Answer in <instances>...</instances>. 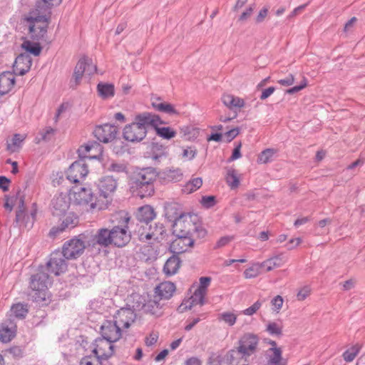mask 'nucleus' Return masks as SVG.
<instances>
[{"label": "nucleus", "instance_id": "f257e3e1", "mask_svg": "<svg viewBox=\"0 0 365 365\" xmlns=\"http://www.w3.org/2000/svg\"><path fill=\"white\" fill-rule=\"evenodd\" d=\"M61 2L62 0H37L35 9L24 17V20L29 24L28 34L32 41H46L51 9Z\"/></svg>", "mask_w": 365, "mask_h": 365}, {"label": "nucleus", "instance_id": "f03ea898", "mask_svg": "<svg viewBox=\"0 0 365 365\" xmlns=\"http://www.w3.org/2000/svg\"><path fill=\"white\" fill-rule=\"evenodd\" d=\"M159 120L160 116L157 114L149 112L138 113L131 123L124 127L123 137L128 142H140L145 138L150 125H156Z\"/></svg>", "mask_w": 365, "mask_h": 365}, {"label": "nucleus", "instance_id": "7ed1b4c3", "mask_svg": "<svg viewBox=\"0 0 365 365\" xmlns=\"http://www.w3.org/2000/svg\"><path fill=\"white\" fill-rule=\"evenodd\" d=\"M172 210V207L167 208L166 215L170 220H173V233L176 237L194 235L196 232H200L202 235L205 234V231L202 229H200L197 225L194 222L192 215L180 213L176 217L172 216L170 213Z\"/></svg>", "mask_w": 365, "mask_h": 365}, {"label": "nucleus", "instance_id": "20e7f679", "mask_svg": "<svg viewBox=\"0 0 365 365\" xmlns=\"http://www.w3.org/2000/svg\"><path fill=\"white\" fill-rule=\"evenodd\" d=\"M44 269L41 267L38 272L31 278L30 287L34 292L32 297L37 302L46 299L48 285L51 284L48 274L44 272Z\"/></svg>", "mask_w": 365, "mask_h": 365}, {"label": "nucleus", "instance_id": "39448f33", "mask_svg": "<svg viewBox=\"0 0 365 365\" xmlns=\"http://www.w3.org/2000/svg\"><path fill=\"white\" fill-rule=\"evenodd\" d=\"M67 268L68 264L63 252H61L60 250H56L50 255V258L46 265V269L48 272L59 276L65 273Z\"/></svg>", "mask_w": 365, "mask_h": 365}, {"label": "nucleus", "instance_id": "423d86ee", "mask_svg": "<svg viewBox=\"0 0 365 365\" xmlns=\"http://www.w3.org/2000/svg\"><path fill=\"white\" fill-rule=\"evenodd\" d=\"M73 199L79 205L86 207V210H91L96 206V197L91 189L86 187H73Z\"/></svg>", "mask_w": 365, "mask_h": 365}, {"label": "nucleus", "instance_id": "0eeeda50", "mask_svg": "<svg viewBox=\"0 0 365 365\" xmlns=\"http://www.w3.org/2000/svg\"><path fill=\"white\" fill-rule=\"evenodd\" d=\"M85 248L84 242L74 237L64 243L61 252H63L66 259H75L83 253Z\"/></svg>", "mask_w": 365, "mask_h": 365}, {"label": "nucleus", "instance_id": "6e6552de", "mask_svg": "<svg viewBox=\"0 0 365 365\" xmlns=\"http://www.w3.org/2000/svg\"><path fill=\"white\" fill-rule=\"evenodd\" d=\"M258 343L259 338L255 334L247 333L241 337L237 349L245 356V362H247L250 356L256 352Z\"/></svg>", "mask_w": 365, "mask_h": 365}, {"label": "nucleus", "instance_id": "1a4fd4ad", "mask_svg": "<svg viewBox=\"0 0 365 365\" xmlns=\"http://www.w3.org/2000/svg\"><path fill=\"white\" fill-rule=\"evenodd\" d=\"M88 245L92 247H98V250L113 245L111 230L108 228L98 229L88 240Z\"/></svg>", "mask_w": 365, "mask_h": 365}, {"label": "nucleus", "instance_id": "9d476101", "mask_svg": "<svg viewBox=\"0 0 365 365\" xmlns=\"http://www.w3.org/2000/svg\"><path fill=\"white\" fill-rule=\"evenodd\" d=\"M113 341H108L104 338H98L95 340L93 353L102 360H107L114 354Z\"/></svg>", "mask_w": 365, "mask_h": 365}, {"label": "nucleus", "instance_id": "9b49d317", "mask_svg": "<svg viewBox=\"0 0 365 365\" xmlns=\"http://www.w3.org/2000/svg\"><path fill=\"white\" fill-rule=\"evenodd\" d=\"M88 173V166L84 159L81 158L73 162L67 171V178L71 182L77 183L84 178Z\"/></svg>", "mask_w": 365, "mask_h": 365}, {"label": "nucleus", "instance_id": "f8f14e48", "mask_svg": "<svg viewBox=\"0 0 365 365\" xmlns=\"http://www.w3.org/2000/svg\"><path fill=\"white\" fill-rule=\"evenodd\" d=\"M101 333L103 338L113 342L118 341L122 336L121 327L114 320L103 322L101 327Z\"/></svg>", "mask_w": 365, "mask_h": 365}, {"label": "nucleus", "instance_id": "ddd939ff", "mask_svg": "<svg viewBox=\"0 0 365 365\" xmlns=\"http://www.w3.org/2000/svg\"><path fill=\"white\" fill-rule=\"evenodd\" d=\"M118 128L108 123L96 126L93 131L95 137L104 143L113 140L116 138Z\"/></svg>", "mask_w": 365, "mask_h": 365}, {"label": "nucleus", "instance_id": "4468645a", "mask_svg": "<svg viewBox=\"0 0 365 365\" xmlns=\"http://www.w3.org/2000/svg\"><path fill=\"white\" fill-rule=\"evenodd\" d=\"M111 230L112 244L113 246L122 247L125 246L130 240V232L127 226H114Z\"/></svg>", "mask_w": 365, "mask_h": 365}, {"label": "nucleus", "instance_id": "2eb2a0df", "mask_svg": "<svg viewBox=\"0 0 365 365\" xmlns=\"http://www.w3.org/2000/svg\"><path fill=\"white\" fill-rule=\"evenodd\" d=\"M136 183L133 178L130 179V190L133 195L143 198L152 195L154 193V185L152 183L140 181Z\"/></svg>", "mask_w": 365, "mask_h": 365}, {"label": "nucleus", "instance_id": "dca6fc26", "mask_svg": "<svg viewBox=\"0 0 365 365\" xmlns=\"http://www.w3.org/2000/svg\"><path fill=\"white\" fill-rule=\"evenodd\" d=\"M113 318L118 326L128 329L135 322L136 314L130 308H121L117 311Z\"/></svg>", "mask_w": 365, "mask_h": 365}, {"label": "nucleus", "instance_id": "f3484780", "mask_svg": "<svg viewBox=\"0 0 365 365\" xmlns=\"http://www.w3.org/2000/svg\"><path fill=\"white\" fill-rule=\"evenodd\" d=\"M16 333V324L11 319L4 321L0 324V341L8 343L15 337Z\"/></svg>", "mask_w": 365, "mask_h": 365}, {"label": "nucleus", "instance_id": "a211bd4d", "mask_svg": "<svg viewBox=\"0 0 365 365\" xmlns=\"http://www.w3.org/2000/svg\"><path fill=\"white\" fill-rule=\"evenodd\" d=\"M32 59L29 53L19 55L14 61L13 68L16 75L24 76L31 68Z\"/></svg>", "mask_w": 365, "mask_h": 365}, {"label": "nucleus", "instance_id": "6ab92c4d", "mask_svg": "<svg viewBox=\"0 0 365 365\" xmlns=\"http://www.w3.org/2000/svg\"><path fill=\"white\" fill-rule=\"evenodd\" d=\"M97 185L100 195L107 198L115 190L117 182L112 176H106L101 178Z\"/></svg>", "mask_w": 365, "mask_h": 365}, {"label": "nucleus", "instance_id": "aec40b11", "mask_svg": "<svg viewBox=\"0 0 365 365\" xmlns=\"http://www.w3.org/2000/svg\"><path fill=\"white\" fill-rule=\"evenodd\" d=\"M165 234V229L163 224L155 223L154 226L150 225L149 232L146 234L141 233L140 235V240L145 242L148 240L153 238L155 240L160 241L164 239Z\"/></svg>", "mask_w": 365, "mask_h": 365}, {"label": "nucleus", "instance_id": "412c9836", "mask_svg": "<svg viewBox=\"0 0 365 365\" xmlns=\"http://www.w3.org/2000/svg\"><path fill=\"white\" fill-rule=\"evenodd\" d=\"M156 177L157 173L154 168H145L135 171L130 178H133L136 183H140V181H142L153 184Z\"/></svg>", "mask_w": 365, "mask_h": 365}, {"label": "nucleus", "instance_id": "4be33fe9", "mask_svg": "<svg viewBox=\"0 0 365 365\" xmlns=\"http://www.w3.org/2000/svg\"><path fill=\"white\" fill-rule=\"evenodd\" d=\"M52 212L53 215L61 216L66 213L70 206V202L66 195L62 194L56 196L52 200Z\"/></svg>", "mask_w": 365, "mask_h": 365}, {"label": "nucleus", "instance_id": "5701e85b", "mask_svg": "<svg viewBox=\"0 0 365 365\" xmlns=\"http://www.w3.org/2000/svg\"><path fill=\"white\" fill-rule=\"evenodd\" d=\"M15 84L14 74L9 71L0 74V96L7 94L13 88Z\"/></svg>", "mask_w": 365, "mask_h": 365}, {"label": "nucleus", "instance_id": "b1692460", "mask_svg": "<svg viewBox=\"0 0 365 365\" xmlns=\"http://www.w3.org/2000/svg\"><path fill=\"white\" fill-rule=\"evenodd\" d=\"M175 285L170 282H164L160 283L155 288V294L159 299H169L173 295L175 291Z\"/></svg>", "mask_w": 365, "mask_h": 365}, {"label": "nucleus", "instance_id": "393cba45", "mask_svg": "<svg viewBox=\"0 0 365 365\" xmlns=\"http://www.w3.org/2000/svg\"><path fill=\"white\" fill-rule=\"evenodd\" d=\"M157 296H155L154 299L149 300L142 306L144 312L150 314L152 315L160 317L163 314L162 307L160 301L158 300Z\"/></svg>", "mask_w": 365, "mask_h": 365}, {"label": "nucleus", "instance_id": "a878e982", "mask_svg": "<svg viewBox=\"0 0 365 365\" xmlns=\"http://www.w3.org/2000/svg\"><path fill=\"white\" fill-rule=\"evenodd\" d=\"M136 217L139 222H145L148 225L155 218V213L151 206L145 205L138 209Z\"/></svg>", "mask_w": 365, "mask_h": 365}, {"label": "nucleus", "instance_id": "bb28decb", "mask_svg": "<svg viewBox=\"0 0 365 365\" xmlns=\"http://www.w3.org/2000/svg\"><path fill=\"white\" fill-rule=\"evenodd\" d=\"M181 261L178 256L173 255L168 258L163 267V271L166 275L175 274L180 267Z\"/></svg>", "mask_w": 365, "mask_h": 365}, {"label": "nucleus", "instance_id": "cd10ccee", "mask_svg": "<svg viewBox=\"0 0 365 365\" xmlns=\"http://www.w3.org/2000/svg\"><path fill=\"white\" fill-rule=\"evenodd\" d=\"M285 262V257L281 254L264 261L262 262V265L267 272H269L276 267L282 266Z\"/></svg>", "mask_w": 365, "mask_h": 365}, {"label": "nucleus", "instance_id": "c85d7f7f", "mask_svg": "<svg viewBox=\"0 0 365 365\" xmlns=\"http://www.w3.org/2000/svg\"><path fill=\"white\" fill-rule=\"evenodd\" d=\"M228 365H248L245 362V356L237 349H232L227 354Z\"/></svg>", "mask_w": 365, "mask_h": 365}, {"label": "nucleus", "instance_id": "c756f323", "mask_svg": "<svg viewBox=\"0 0 365 365\" xmlns=\"http://www.w3.org/2000/svg\"><path fill=\"white\" fill-rule=\"evenodd\" d=\"M164 123V122L160 118V120L156 123V125H150V128H153L156 134L164 138V139H171L172 138H174L176 135V132L173 130L170 127H163L160 128L158 127L159 125Z\"/></svg>", "mask_w": 365, "mask_h": 365}, {"label": "nucleus", "instance_id": "7c9ffc66", "mask_svg": "<svg viewBox=\"0 0 365 365\" xmlns=\"http://www.w3.org/2000/svg\"><path fill=\"white\" fill-rule=\"evenodd\" d=\"M222 101L225 106L230 109L234 108H240L245 106L243 99L238 97H235L230 94H224L222 97Z\"/></svg>", "mask_w": 365, "mask_h": 365}, {"label": "nucleus", "instance_id": "2f4dec72", "mask_svg": "<svg viewBox=\"0 0 365 365\" xmlns=\"http://www.w3.org/2000/svg\"><path fill=\"white\" fill-rule=\"evenodd\" d=\"M98 95L103 99L110 98L115 95V88L113 84L99 83L97 86Z\"/></svg>", "mask_w": 365, "mask_h": 365}, {"label": "nucleus", "instance_id": "473e14b6", "mask_svg": "<svg viewBox=\"0 0 365 365\" xmlns=\"http://www.w3.org/2000/svg\"><path fill=\"white\" fill-rule=\"evenodd\" d=\"M206 293L196 289V290L194 292L193 294L190 297V305H185V308H182L183 304H181L179 307V309H182L181 312H182L184 309H191V307L194 305L200 304L202 306L204 304V299Z\"/></svg>", "mask_w": 365, "mask_h": 365}, {"label": "nucleus", "instance_id": "72a5a7b5", "mask_svg": "<svg viewBox=\"0 0 365 365\" xmlns=\"http://www.w3.org/2000/svg\"><path fill=\"white\" fill-rule=\"evenodd\" d=\"M22 48L25 49L29 53H31L36 56H38L41 51V46L38 41H31L29 40H25L21 45Z\"/></svg>", "mask_w": 365, "mask_h": 365}, {"label": "nucleus", "instance_id": "f704fd0d", "mask_svg": "<svg viewBox=\"0 0 365 365\" xmlns=\"http://www.w3.org/2000/svg\"><path fill=\"white\" fill-rule=\"evenodd\" d=\"M78 224V217L73 212H69L66 215L62 221V230L72 229Z\"/></svg>", "mask_w": 365, "mask_h": 365}, {"label": "nucleus", "instance_id": "c9c22d12", "mask_svg": "<svg viewBox=\"0 0 365 365\" xmlns=\"http://www.w3.org/2000/svg\"><path fill=\"white\" fill-rule=\"evenodd\" d=\"M153 108L160 111L170 115L178 114V112L175 109L174 106L167 102L162 103H153Z\"/></svg>", "mask_w": 365, "mask_h": 365}, {"label": "nucleus", "instance_id": "e433bc0d", "mask_svg": "<svg viewBox=\"0 0 365 365\" xmlns=\"http://www.w3.org/2000/svg\"><path fill=\"white\" fill-rule=\"evenodd\" d=\"M12 314L19 319H24L28 314L29 309L26 304L17 303L11 307Z\"/></svg>", "mask_w": 365, "mask_h": 365}, {"label": "nucleus", "instance_id": "4c0bfd02", "mask_svg": "<svg viewBox=\"0 0 365 365\" xmlns=\"http://www.w3.org/2000/svg\"><path fill=\"white\" fill-rule=\"evenodd\" d=\"M275 153L276 150L273 148H267L259 154L257 162L259 163H267L272 160Z\"/></svg>", "mask_w": 365, "mask_h": 365}, {"label": "nucleus", "instance_id": "58836bf2", "mask_svg": "<svg viewBox=\"0 0 365 365\" xmlns=\"http://www.w3.org/2000/svg\"><path fill=\"white\" fill-rule=\"evenodd\" d=\"M202 185V180L201 178H196L188 182L182 189L183 192L191 193L198 188H200Z\"/></svg>", "mask_w": 365, "mask_h": 365}, {"label": "nucleus", "instance_id": "ea45409f", "mask_svg": "<svg viewBox=\"0 0 365 365\" xmlns=\"http://www.w3.org/2000/svg\"><path fill=\"white\" fill-rule=\"evenodd\" d=\"M24 139V135L19 133L14 134L11 139V143H8L7 149L11 152L16 151L19 148H20L21 144Z\"/></svg>", "mask_w": 365, "mask_h": 365}, {"label": "nucleus", "instance_id": "a19ab883", "mask_svg": "<svg viewBox=\"0 0 365 365\" xmlns=\"http://www.w3.org/2000/svg\"><path fill=\"white\" fill-rule=\"evenodd\" d=\"M264 268L261 264L257 263L244 272V276L246 279H251L257 277L260 274V269Z\"/></svg>", "mask_w": 365, "mask_h": 365}, {"label": "nucleus", "instance_id": "79ce46f5", "mask_svg": "<svg viewBox=\"0 0 365 365\" xmlns=\"http://www.w3.org/2000/svg\"><path fill=\"white\" fill-rule=\"evenodd\" d=\"M193 235H187L186 236L177 237L176 239L173 242V246L175 247V246H180V243H182L184 247H191L194 244V240L192 239Z\"/></svg>", "mask_w": 365, "mask_h": 365}, {"label": "nucleus", "instance_id": "37998d69", "mask_svg": "<svg viewBox=\"0 0 365 365\" xmlns=\"http://www.w3.org/2000/svg\"><path fill=\"white\" fill-rule=\"evenodd\" d=\"M226 180L232 188L237 187L240 184L239 178H237L236 172L234 169L228 170L226 176Z\"/></svg>", "mask_w": 365, "mask_h": 365}, {"label": "nucleus", "instance_id": "c03bdc74", "mask_svg": "<svg viewBox=\"0 0 365 365\" xmlns=\"http://www.w3.org/2000/svg\"><path fill=\"white\" fill-rule=\"evenodd\" d=\"M270 350L273 351V356L270 357L268 361V365H279L282 360V351L280 348H271Z\"/></svg>", "mask_w": 365, "mask_h": 365}, {"label": "nucleus", "instance_id": "a18cd8bd", "mask_svg": "<svg viewBox=\"0 0 365 365\" xmlns=\"http://www.w3.org/2000/svg\"><path fill=\"white\" fill-rule=\"evenodd\" d=\"M108 170L115 173L127 174V166L123 163H111Z\"/></svg>", "mask_w": 365, "mask_h": 365}, {"label": "nucleus", "instance_id": "49530a36", "mask_svg": "<svg viewBox=\"0 0 365 365\" xmlns=\"http://www.w3.org/2000/svg\"><path fill=\"white\" fill-rule=\"evenodd\" d=\"M80 365H103L102 359L94 356H86L81 359Z\"/></svg>", "mask_w": 365, "mask_h": 365}, {"label": "nucleus", "instance_id": "de8ad7c7", "mask_svg": "<svg viewBox=\"0 0 365 365\" xmlns=\"http://www.w3.org/2000/svg\"><path fill=\"white\" fill-rule=\"evenodd\" d=\"M266 330L271 335L281 336L282 334V327L276 322L269 323Z\"/></svg>", "mask_w": 365, "mask_h": 365}, {"label": "nucleus", "instance_id": "09e8293b", "mask_svg": "<svg viewBox=\"0 0 365 365\" xmlns=\"http://www.w3.org/2000/svg\"><path fill=\"white\" fill-rule=\"evenodd\" d=\"M84 73L76 68L74 69L73 78L70 81L71 87L75 88L79 85Z\"/></svg>", "mask_w": 365, "mask_h": 365}, {"label": "nucleus", "instance_id": "8fccbe9b", "mask_svg": "<svg viewBox=\"0 0 365 365\" xmlns=\"http://www.w3.org/2000/svg\"><path fill=\"white\" fill-rule=\"evenodd\" d=\"M182 174L180 170H170L167 173V178L171 180L178 182L182 179Z\"/></svg>", "mask_w": 365, "mask_h": 365}, {"label": "nucleus", "instance_id": "3c124183", "mask_svg": "<svg viewBox=\"0 0 365 365\" xmlns=\"http://www.w3.org/2000/svg\"><path fill=\"white\" fill-rule=\"evenodd\" d=\"M36 215V210H33L30 215L26 214L25 221L23 223L26 227L31 228L33 227Z\"/></svg>", "mask_w": 365, "mask_h": 365}, {"label": "nucleus", "instance_id": "603ef678", "mask_svg": "<svg viewBox=\"0 0 365 365\" xmlns=\"http://www.w3.org/2000/svg\"><path fill=\"white\" fill-rule=\"evenodd\" d=\"M220 319L227 323L230 326H232L236 322L237 317L233 313L225 312L221 314Z\"/></svg>", "mask_w": 365, "mask_h": 365}, {"label": "nucleus", "instance_id": "864d4df0", "mask_svg": "<svg viewBox=\"0 0 365 365\" xmlns=\"http://www.w3.org/2000/svg\"><path fill=\"white\" fill-rule=\"evenodd\" d=\"M201 203L205 207L210 208L216 203L215 197L213 195L203 196L201 200Z\"/></svg>", "mask_w": 365, "mask_h": 365}, {"label": "nucleus", "instance_id": "5fc2aeb1", "mask_svg": "<svg viewBox=\"0 0 365 365\" xmlns=\"http://www.w3.org/2000/svg\"><path fill=\"white\" fill-rule=\"evenodd\" d=\"M262 302L259 300L255 302L251 307L243 311V314L248 316H252L261 307Z\"/></svg>", "mask_w": 365, "mask_h": 365}, {"label": "nucleus", "instance_id": "6e6d98bb", "mask_svg": "<svg viewBox=\"0 0 365 365\" xmlns=\"http://www.w3.org/2000/svg\"><path fill=\"white\" fill-rule=\"evenodd\" d=\"M99 146H100L99 143H98L96 142H94L91 144L88 143L85 145H82L78 149L79 156L81 157V158H83L82 155H81L82 153L90 152L93 148H98Z\"/></svg>", "mask_w": 365, "mask_h": 365}, {"label": "nucleus", "instance_id": "4d7b16f0", "mask_svg": "<svg viewBox=\"0 0 365 365\" xmlns=\"http://www.w3.org/2000/svg\"><path fill=\"white\" fill-rule=\"evenodd\" d=\"M240 133L239 128H235L226 132L224 134V140L227 143L231 142Z\"/></svg>", "mask_w": 365, "mask_h": 365}, {"label": "nucleus", "instance_id": "13d9d810", "mask_svg": "<svg viewBox=\"0 0 365 365\" xmlns=\"http://www.w3.org/2000/svg\"><path fill=\"white\" fill-rule=\"evenodd\" d=\"M210 282H211V277H200V285L197 289L206 293L207 288L210 285Z\"/></svg>", "mask_w": 365, "mask_h": 365}, {"label": "nucleus", "instance_id": "bf43d9fd", "mask_svg": "<svg viewBox=\"0 0 365 365\" xmlns=\"http://www.w3.org/2000/svg\"><path fill=\"white\" fill-rule=\"evenodd\" d=\"M311 293V289L308 286L302 288L297 294V298L299 301L304 300Z\"/></svg>", "mask_w": 365, "mask_h": 365}, {"label": "nucleus", "instance_id": "052dcab7", "mask_svg": "<svg viewBox=\"0 0 365 365\" xmlns=\"http://www.w3.org/2000/svg\"><path fill=\"white\" fill-rule=\"evenodd\" d=\"M56 130L51 128H46V130L41 133V139L45 141L50 140L55 135Z\"/></svg>", "mask_w": 365, "mask_h": 365}, {"label": "nucleus", "instance_id": "680f3d73", "mask_svg": "<svg viewBox=\"0 0 365 365\" xmlns=\"http://www.w3.org/2000/svg\"><path fill=\"white\" fill-rule=\"evenodd\" d=\"M307 85V81L306 78H304L303 81L301 83L300 85L294 86L289 89H287L286 91V93L288 94H294L295 93H297L304 88Z\"/></svg>", "mask_w": 365, "mask_h": 365}, {"label": "nucleus", "instance_id": "e2e57ef3", "mask_svg": "<svg viewBox=\"0 0 365 365\" xmlns=\"http://www.w3.org/2000/svg\"><path fill=\"white\" fill-rule=\"evenodd\" d=\"M222 362V356L215 353H212L208 359L209 365H221Z\"/></svg>", "mask_w": 365, "mask_h": 365}, {"label": "nucleus", "instance_id": "0e129e2a", "mask_svg": "<svg viewBox=\"0 0 365 365\" xmlns=\"http://www.w3.org/2000/svg\"><path fill=\"white\" fill-rule=\"evenodd\" d=\"M277 82L283 86H289L294 83V77L292 74H289L285 78L280 79Z\"/></svg>", "mask_w": 365, "mask_h": 365}, {"label": "nucleus", "instance_id": "69168bd1", "mask_svg": "<svg viewBox=\"0 0 365 365\" xmlns=\"http://www.w3.org/2000/svg\"><path fill=\"white\" fill-rule=\"evenodd\" d=\"M241 146H242L241 143H239L238 145L234 148V150L232 151V154L228 160L229 162L235 160L241 157V152H240Z\"/></svg>", "mask_w": 365, "mask_h": 365}, {"label": "nucleus", "instance_id": "338daca9", "mask_svg": "<svg viewBox=\"0 0 365 365\" xmlns=\"http://www.w3.org/2000/svg\"><path fill=\"white\" fill-rule=\"evenodd\" d=\"M254 11V5H250L239 17V21H246L252 14Z\"/></svg>", "mask_w": 365, "mask_h": 365}, {"label": "nucleus", "instance_id": "774afa93", "mask_svg": "<svg viewBox=\"0 0 365 365\" xmlns=\"http://www.w3.org/2000/svg\"><path fill=\"white\" fill-rule=\"evenodd\" d=\"M271 304L277 310H279L283 304V298L281 296L277 295L272 299Z\"/></svg>", "mask_w": 365, "mask_h": 365}]
</instances>
